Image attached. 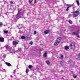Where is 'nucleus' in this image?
<instances>
[{"label":"nucleus","mask_w":80,"mask_h":80,"mask_svg":"<svg viewBox=\"0 0 80 80\" xmlns=\"http://www.w3.org/2000/svg\"><path fill=\"white\" fill-rule=\"evenodd\" d=\"M78 56H79V57H80V53H79Z\"/></svg>","instance_id":"obj_34"},{"label":"nucleus","mask_w":80,"mask_h":80,"mask_svg":"<svg viewBox=\"0 0 80 80\" xmlns=\"http://www.w3.org/2000/svg\"><path fill=\"white\" fill-rule=\"evenodd\" d=\"M43 45V44H40V45Z\"/></svg>","instance_id":"obj_35"},{"label":"nucleus","mask_w":80,"mask_h":80,"mask_svg":"<svg viewBox=\"0 0 80 80\" xmlns=\"http://www.w3.org/2000/svg\"><path fill=\"white\" fill-rule=\"evenodd\" d=\"M72 35H78V33H77V32H73Z\"/></svg>","instance_id":"obj_7"},{"label":"nucleus","mask_w":80,"mask_h":80,"mask_svg":"<svg viewBox=\"0 0 80 80\" xmlns=\"http://www.w3.org/2000/svg\"><path fill=\"white\" fill-rule=\"evenodd\" d=\"M28 67L29 68H30V69L32 68V65H29L28 66Z\"/></svg>","instance_id":"obj_19"},{"label":"nucleus","mask_w":80,"mask_h":80,"mask_svg":"<svg viewBox=\"0 0 80 80\" xmlns=\"http://www.w3.org/2000/svg\"><path fill=\"white\" fill-rule=\"evenodd\" d=\"M21 39H25L26 38L25 36H22L21 37Z\"/></svg>","instance_id":"obj_17"},{"label":"nucleus","mask_w":80,"mask_h":80,"mask_svg":"<svg viewBox=\"0 0 80 80\" xmlns=\"http://www.w3.org/2000/svg\"><path fill=\"white\" fill-rule=\"evenodd\" d=\"M69 9V8L67 7V9H66V11H67V12H68V11Z\"/></svg>","instance_id":"obj_26"},{"label":"nucleus","mask_w":80,"mask_h":80,"mask_svg":"<svg viewBox=\"0 0 80 80\" xmlns=\"http://www.w3.org/2000/svg\"><path fill=\"white\" fill-rule=\"evenodd\" d=\"M6 64L8 66V67H10V66H11V64H10V63H9V62H6Z\"/></svg>","instance_id":"obj_9"},{"label":"nucleus","mask_w":80,"mask_h":80,"mask_svg":"<svg viewBox=\"0 0 80 80\" xmlns=\"http://www.w3.org/2000/svg\"><path fill=\"white\" fill-rule=\"evenodd\" d=\"M3 25V24L2 22L0 23V27H2Z\"/></svg>","instance_id":"obj_28"},{"label":"nucleus","mask_w":80,"mask_h":80,"mask_svg":"<svg viewBox=\"0 0 80 80\" xmlns=\"http://www.w3.org/2000/svg\"><path fill=\"white\" fill-rule=\"evenodd\" d=\"M50 32V30H47L44 31L45 34H48Z\"/></svg>","instance_id":"obj_5"},{"label":"nucleus","mask_w":80,"mask_h":80,"mask_svg":"<svg viewBox=\"0 0 80 80\" xmlns=\"http://www.w3.org/2000/svg\"><path fill=\"white\" fill-rule=\"evenodd\" d=\"M80 10L79 9H78L76 11L74 12L73 13V16L75 17H77L80 15Z\"/></svg>","instance_id":"obj_1"},{"label":"nucleus","mask_w":80,"mask_h":80,"mask_svg":"<svg viewBox=\"0 0 80 80\" xmlns=\"http://www.w3.org/2000/svg\"><path fill=\"white\" fill-rule=\"evenodd\" d=\"M64 48H65V50H68L69 49V47L67 46H64Z\"/></svg>","instance_id":"obj_8"},{"label":"nucleus","mask_w":80,"mask_h":80,"mask_svg":"<svg viewBox=\"0 0 80 80\" xmlns=\"http://www.w3.org/2000/svg\"><path fill=\"white\" fill-rule=\"evenodd\" d=\"M18 44V42H17V41H14L13 42V44L14 45H17Z\"/></svg>","instance_id":"obj_4"},{"label":"nucleus","mask_w":80,"mask_h":80,"mask_svg":"<svg viewBox=\"0 0 80 80\" xmlns=\"http://www.w3.org/2000/svg\"><path fill=\"white\" fill-rule=\"evenodd\" d=\"M78 37H79V36H78Z\"/></svg>","instance_id":"obj_36"},{"label":"nucleus","mask_w":80,"mask_h":80,"mask_svg":"<svg viewBox=\"0 0 80 80\" xmlns=\"http://www.w3.org/2000/svg\"><path fill=\"white\" fill-rule=\"evenodd\" d=\"M69 23H70V24H72V23H73V22L71 20H69Z\"/></svg>","instance_id":"obj_15"},{"label":"nucleus","mask_w":80,"mask_h":80,"mask_svg":"<svg viewBox=\"0 0 80 80\" xmlns=\"http://www.w3.org/2000/svg\"><path fill=\"white\" fill-rule=\"evenodd\" d=\"M46 62L47 65H49L50 64V62H49V61H48V60L46 61Z\"/></svg>","instance_id":"obj_10"},{"label":"nucleus","mask_w":80,"mask_h":80,"mask_svg":"<svg viewBox=\"0 0 80 80\" xmlns=\"http://www.w3.org/2000/svg\"><path fill=\"white\" fill-rule=\"evenodd\" d=\"M18 13L17 14V17H18V15H19V13H20V10H18Z\"/></svg>","instance_id":"obj_16"},{"label":"nucleus","mask_w":80,"mask_h":80,"mask_svg":"<svg viewBox=\"0 0 80 80\" xmlns=\"http://www.w3.org/2000/svg\"><path fill=\"white\" fill-rule=\"evenodd\" d=\"M67 7H69V8L70 7H72V5H70V4H67L66 5Z\"/></svg>","instance_id":"obj_12"},{"label":"nucleus","mask_w":80,"mask_h":80,"mask_svg":"<svg viewBox=\"0 0 80 80\" xmlns=\"http://www.w3.org/2000/svg\"><path fill=\"white\" fill-rule=\"evenodd\" d=\"M60 64L61 65H63V63L62 61L60 62Z\"/></svg>","instance_id":"obj_25"},{"label":"nucleus","mask_w":80,"mask_h":80,"mask_svg":"<svg viewBox=\"0 0 80 80\" xmlns=\"http://www.w3.org/2000/svg\"><path fill=\"white\" fill-rule=\"evenodd\" d=\"M29 44H30V45H32L33 44V42H29Z\"/></svg>","instance_id":"obj_27"},{"label":"nucleus","mask_w":80,"mask_h":80,"mask_svg":"<svg viewBox=\"0 0 80 80\" xmlns=\"http://www.w3.org/2000/svg\"><path fill=\"white\" fill-rule=\"evenodd\" d=\"M58 43H57V41H56L54 43V45L55 46H57V45H58Z\"/></svg>","instance_id":"obj_13"},{"label":"nucleus","mask_w":80,"mask_h":80,"mask_svg":"<svg viewBox=\"0 0 80 80\" xmlns=\"http://www.w3.org/2000/svg\"><path fill=\"white\" fill-rule=\"evenodd\" d=\"M73 78H77V75L75 76L74 75H73Z\"/></svg>","instance_id":"obj_24"},{"label":"nucleus","mask_w":80,"mask_h":80,"mask_svg":"<svg viewBox=\"0 0 80 80\" xmlns=\"http://www.w3.org/2000/svg\"><path fill=\"white\" fill-rule=\"evenodd\" d=\"M60 41H61V37H58L56 40V41L58 43H59V42H60Z\"/></svg>","instance_id":"obj_3"},{"label":"nucleus","mask_w":80,"mask_h":80,"mask_svg":"<svg viewBox=\"0 0 80 80\" xmlns=\"http://www.w3.org/2000/svg\"><path fill=\"white\" fill-rule=\"evenodd\" d=\"M0 42H4V38L2 37H0Z\"/></svg>","instance_id":"obj_6"},{"label":"nucleus","mask_w":80,"mask_h":80,"mask_svg":"<svg viewBox=\"0 0 80 80\" xmlns=\"http://www.w3.org/2000/svg\"><path fill=\"white\" fill-rule=\"evenodd\" d=\"M6 49H7L8 48H10V46L8 45L6 46Z\"/></svg>","instance_id":"obj_21"},{"label":"nucleus","mask_w":80,"mask_h":80,"mask_svg":"<svg viewBox=\"0 0 80 80\" xmlns=\"http://www.w3.org/2000/svg\"><path fill=\"white\" fill-rule=\"evenodd\" d=\"M28 71H29V70H28V69H26V73H28Z\"/></svg>","instance_id":"obj_22"},{"label":"nucleus","mask_w":80,"mask_h":80,"mask_svg":"<svg viewBox=\"0 0 80 80\" xmlns=\"http://www.w3.org/2000/svg\"><path fill=\"white\" fill-rule=\"evenodd\" d=\"M63 55H62L61 56L60 58V59H63Z\"/></svg>","instance_id":"obj_23"},{"label":"nucleus","mask_w":80,"mask_h":80,"mask_svg":"<svg viewBox=\"0 0 80 80\" xmlns=\"http://www.w3.org/2000/svg\"><path fill=\"white\" fill-rule=\"evenodd\" d=\"M5 55H3V58H5Z\"/></svg>","instance_id":"obj_33"},{"label":"nucleus","mask_w":80,"mask_h":80,"mask_svg":"<svg viewBox=\"0 0 80 80\" xmlns=\"http://www.w3.org/2000/svg\"><path fill=\"white\" fill-rule=\"evenodd\" d=\"M34 35H36V34H37V32L36 31H34Z\"/></svg>","instance_id":"obj_29"},{"label":"nucleus","mask_w":80,"mask_h":80,"mask_svg":"<svg viewBox=\"0 0 80 80\" xmlns=\"http://www.w3.org/2000/svg\"><path fill=\"white\" fill-rule=\"evenodd\" d=\"M32 2H33V0H29V2L30 3H32Z\"/></svg>","instance_id":"obj_30"},{"label":"nucleus","mask_w":80,"mask_h":80,"mask_svg":"<svg viewBox=\"0 0 80 80\" xmlns=\"http://www.w3.org/2000/svg\"><path fill=\"white\" fill-rule=\"evenodd\" d=\"M79 22H80V20H79Z\"/></svg>","instance_id":"obj_37"},{"label":"nucleus","mask_w":80,"mask_h":80,"mask_svg":"<svg viewBox=\"0 0 80 80\" xmlns=\"http://www.w3.org/2000/svg\"><path fill=\"white\" fill-rule=\"evenodd\" d=\"M76 2L78 4V5H80V3H79V1H76Z\"/></svg>","instance_id":"obj_20"},{"label":"nucleus","mask_w":80,"mask_h":80,"mask_svg":"<svg viewBox=\"0 0 80 80\" xmlns=\"http://www.w3.org/2000/svg\"><path fill=\"white\" fill-rule=\"evenodd\" d=\"M18 50H19V51H21V50H22V48H19L18 49Z\"/></svg>","instance_id":"obj_32"},{"label":"nucleus","mask_w":80,"mask_h":80,"mask_svg":"<svg viewBox=\"0 0 80 80\" xmlns=\"http://www.w3.org/2000/svg\"><path fill=\"white\" fill-rule=\"evenodd\" d=\"M44 57H47V52H45L44 53Z\"/></svg>","instance_id":"obj_14"},{"label":"nucleus","mask_w":80,"mask_h":80,"mask_svg":"<svg viewBox=\"0 0 80 80\" xmlns=\"http://www.w3.org/2000/svg\"><path fill=\"white\" fill-rule=\"evenodd\" d=\"M10 4H11V5H13V2H10Z\"/></svg>","instance_id":"obj_31"},{"label":"nucleus","mask_w":80,"mask_h":80,"mask_svg":"<svg viewBox=\"0 0 80 80\" xmlns=\"http://www.w3.org/2000/svg\"><path fill=\"white\" fill-rule=\"evenodd\" d=\"M3 32L4 33H7L8 32V31H4Z\"/></svg>","instance_id":"obj_18"},{"label":"nucleus","mask_w":80,"mask_h":80,"mask_svg":"<svg viewBox=\"0 0 80 80\" xmlns=\"http://www.w3.org/2000/svg\"><path fill=\"white\" fill-rule=\"evenodd\" d=\"M10 52H11V53H12V52H15V50L12 49H11L10 50Z\"/></svg>","instance_id":"obj_11"},{"label":"nucleus","mask_w":80,"mask_h":80,"mask_svg":"<svg viewBox=\"0 0 80 80\" xmlns=\"http://www.w3.org/2000/svg\"><path fill=\"white\" fill-rule=\"evenodd\" d=\"M70 46L71 47V49H72V50L75 49V45L73 43H71L70 44Z\"/></svg>","instance_id":"obj_2"}]
</instances>
